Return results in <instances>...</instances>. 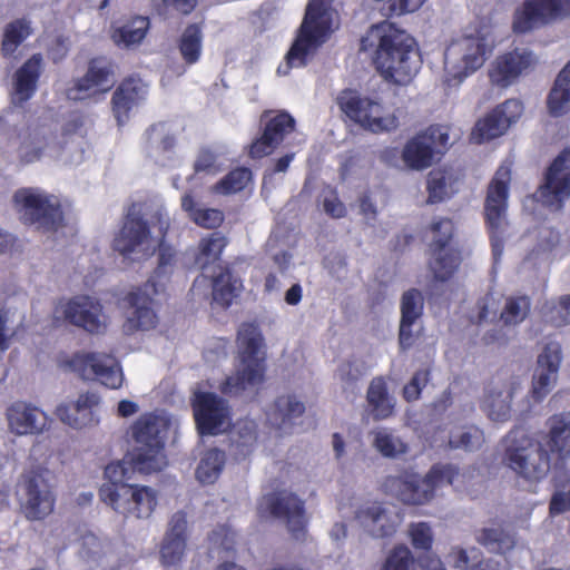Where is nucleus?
I'll list each match as a JSON object with an SVG mask.
<instances>
[{
    "label": "nucleus",
    "mask_w": 570,
    "mask_h": 570,
    "mask_svg": "<svg viewBox=\"0 0 570 570\" xmlns=\"http://www.w3.org/2000/svg\"><path fill=\"white\" fill-rule=\"evenodd\" d=\"M505 442L504 461L519 478L529 483H539L548 475L551 460L541 441L522 430H513L507 435Z\"/></svg>",
    "instance_id": "423d86ee"
},
{
    "label": "nucleus",
    "mask_w": 570,
    "mask_h": 570,
    "mask_svg": "<svg viewBox=\"0 0 570 570\" xmlns=\"http://www.w3.org/2000/svg\"><path fill=\"white\" fill-rule=\"evenodd\" d=\"M100 396L95 392L78 395L75 401L62 402L56 409L57 417L75 430L95 426L99 423Z\"/></svg>",
    "instance_id": "c85d7f7f"
},
{
    "label": "nucleus",
    "mask_w": 570,
    "mask_h": 570,
    "mask_svg": "<svg viewBox=\"0 0 570 570\" xmlns=\"http://www.w3.org/2000/svg\"><path fill=\"white\" fill-rule=\"evenodd\" d=\"M168 228L169 218L161 205L151 213L141 212L140 207L132 205L114 238L112 248L124 259L146 261L160 247Z\"/></svg>",
    "instance_id": "f257e3e1"
},
{
    "label": "nucleus",
    "mask_w": 570,
    "mask_h": 570,
    "mask_svg": "<svg viewBox=\"0 0 570 570\" xmlns=\"http://www.w3.org/2000/svg\"><path fill=\"white\" fill-rule=\"evenodd\" d=\"M364 375L362 366L354 362L342 363L337 368V377L344 392L354 394L357 382Z\"/></svg>",
    "instance_id": "680f3d73"
},
{
    "label": "nucleus",
    "mask_w": 570,
    "mask_h": 570,
    "mask_svg": "<svg viewBox=\"0 0 570 570\" xmlns=\"http://www.w3.org/2000/svg\"><path fill=\"white\" fill-rule=\"evenodd\" d=\"M170 420L164 414L147 413L141 415L131 426L136 448L131 454V463L141 473L161 471L167 465L164 453L165 440Z\"/></svg>",
    "instance_id": "39448f33"
},
{
    "label": "nucleus",
    "mask_w": 570,
    "mask_h": 570,
    "mask_svg": "<svg viewBox=\"0 0 570 570\" xmlns=\"http://www.w3.org/2000/svg\"><path fill=\"white\" fill-rule=\"evenodd\" d=\"M209 287H212L213 302L227 308L242 292L243 284L238 277L226 269L220 272L213 281H209L205 275L196 277L190 292L194 297H207Z\"/></svg>",
    "instance_id": "c756f323"
},
{
    "label": "nucleus",
    "mask_w": 570,
    "mask_h": 570,
    "mask_svg": "<svg viewBox=\"0 0 570 570\" xmlns=\"http://www.w3.org/2000/svg\"><path fill=\"white\" fill-rule=\"evenodd\" d=\"M533 53L528 49L517 48L498 56L491 63L489 77L493 85L507 88L525 75L535 65Z\"/></svg>",
    "instance_id": "393cba45"
},
{
    "label": "nucleus",
    "mask_w": 570,
    "mask_h": 570,
    "mask_svg": "<svg viewBox=\"0 0 570 570\" xmlns=\"http://www.w3.org/2000/svg\"><path fill=\"white\" fill-rule=\"evenodd\" d=\"M226 245L227 239L220 233H213L202 238L198 244V252L195 256V264L204 269L210 264L216 263L219 261Z\"/></svg>",
    "instance_id": "37998d69"
},
{
    "label": "nucleus",
    "mask_w": 570,
    "mask_h": 570,
    "mask_svg": "<svg viewBox=\"0 0 570 570\" xmlns=\"http://www.w3.org/2000/svg\"><path fill=\"white\" fill-rule=\"evenodd\" d=\"M258 512L261 515L268 513L284 519L294 538L301 539L304 535L306 524L304 503L296 495L287 492L267 494L261 500Z\"/></svg>",
    "instance_id": "4be33fe9"
},
{
    "label": "nucleus",
    "mask_w": 570,
    "mask_h": 570,
    "mask_svg": "<svg viewBox=\"0 0 570 570\" xmlns=\"http://www.w3.org/2000/svg\"><path fill=\"white\" fill-rule=\"evenodd\" d=\"M524 377L503 374L494 377L488 385L482 409L491 421L505 422L511 416L512 400L522 390Z\"/></svg>",
    "instance_id": "dca6fc26"
},
{
    "label": "nucleus",
    "mask_w": 570,
    "mask_h": 570,
    "mask_svg": "<svg viewBox=\"0 0 570 570\" xmlns=\"http://www.w3.org/2000/svg\"><path fill=\"white\" fill-rule=\"evenodd\" d=\"M548 426L549 433L543 444L560 459L568 458L570 455V415H553L549 419Z\"/></svg>",
    "instance_id": "58836bf2"
},
{
    "label": "nucleus",
    "mask_w": 570,
    "mask_h": 570,
    "mask_svg": "<svg viewBox=\"0 0 570 570\" xmlns=\"http://www.w3.org/2000/svg\"><path fill=\"white\" fill-rule=\"evenodd\" d=\"M294 118L287 112H281L269 119L262 137L252 144L250 156L262 158L272 154L284 136L294 129Z\"/></svg>",
    "instance_id": "72a5a7b5"
},
{
    "label": "nucleus",
    "mask_w": 570,
    "mask_h": 570,
    "mask_svg": "<svg viewBox=\"0 0 570 570\" xmlns=\"http://www.w3.org/2000/svg\"><path fill=\"white\" fill-rule=\"evenodd\" d=\"M149 29V20L146 17H135L124 26L115 29L112 39L116 45L129 48L140 43Z\"/></svg>",
    "instance_id": "79ce46f5"
},
{
    "label": "nucleus",
    "mask_w": 570,
    "mask_h": 570,
    "mask_svg": "<svg viewBox=\"0 0 570 570\" xmlns=\"http://www.w3.org/2000/svg\"><path fill=\"white\" fill-rule=\"evenodd\" d=\"M449 139L446 127L430 126L404 145L401 158L407 168L424 170L432 166L436 155L444 153Z\"/></svg>",
    "instance_id": "ddd939ff"
},
{
    "label": "nucleus",
    "mask_w": 570,
    "mask_h": 570,
    "mask_svg": "<svg viewBox=\"0 0 570 570\" xmlns=\"http://www.w3.org/2000/svg\"><path fill=\"white\" fill-rule=\"evenodd\" d=\"M194 168L196 173L215 175L223 169V164L219 161L218 154L209 148H203L195 160Z\"/></svg>",
    "instance_id": "338daca9"
},
{
    "label": "nucleus",
    "mask_w": 570,
    "mask_h": 570,
    "mask_svg": "<svg viewBox=\"0 0 570 570\" xmlns=\"http://www.w3.org/2000/svg\"><path fill=\"white\" fill-rule=\"evenodd\" d=\"M8 429L18 436L39 435L48 429L47 413L26 401H14L4 412Z\"/></svg>",
    "instance_id": "bb28decb"
},
{
    "label": "nucleus",
    "mask_w": 570,
    "mask_h": 570,
    "mask_svg": "<svg viewBox=\"0 0 570 570\" xmlns=\"http://www.w3.org/2000/svg\"><path fill=\"white\" fill-rule=\"evenodd\" d=\"M432 233L433 258L430 268L438 281L444 282L454 274L461 263L460 253L450 246L453 224L446 218L439 219L432 224Z\"/></svg>",
    "instance_id": "a211bd4d"
},
{
    "label": "nucleus",
    "mask_w": 570,
    "mask_h": 570,
    "mask_svg": "<svg viewBox=\"0 0 570 570\" xmlns=\"http://www.w3.org/2000/svg\"><path fill=\"white\" fill-rule=\"evenodd\" d=\"M335 18L336 12L331 0H309L298 35L285 57V62L278 66L277 73L286 76L292 68L305 66L307 58L336 28Z\"/></svg>",
    "instance_id": "f03ea898"
},
{
    "label": "nucleus",
    "mask_w": 570,
    "mask_h": 570,
    "mask_svg": "<svg viewBox=\"0 0 570 570\" xmlns=\"http://www.w3.org/2000/svg\"><path fill=\"white\" fill-rule=\"evenodd\" d=\"M18 158L23 164H31L42 157H58L62 150L61 142H56L52 131L47 126L28 127L19 135Z\"/></svg>",
    "instance_id": "a878e982"
},
{
    "label": "nucleus",
    "mask_w": 570,
    "mask_h": 570,
    "mask_svg": "<svg viewBox=\"0 0 570 570\" xmlns=\"http://www.w3.org/2000/svg\"><path fill=\"white\" fill-rule=\"evenodd\" d=\"M373 446L385 458H396L407 451L406 444L386 429L373 431Z\"/></svg>",
    "instance_id": "09e8293b"
},
{
    "label": "nucleus",
    "mask_w": 570,
    "mask_h": 570,
    "mask_svg": "<svg viewBox=\"0 0 570 570\" xmlns=\"http://www.w3.org/2000/svg\"><path fill=\"white\" fill-rule=\"evenodd\" d=\"M459 476V470L452 464L434 465L423 478L424 490H428V502L434 497L438 489L455 484Z\"/></svg>",
    "instance_id": "49530a36"
},
{
    "label": "nucleus",
    "mask_w": 570,
    "mask_h": 570,
    "mask_svg": "<svg viewBox=\"0 0 570 570\" xmlns=\"http://www.w3.org/2000/svg\"><path fill=\"white\" fill-rule=\"evenodd\" d=\"M163 292L154 282H147L142 288H138L127 296L129 308L125 323L126 332L148 331L158 323L157 314L153 308L151 294L156 295Z\"/></svg>",
    "instance_id": "cd10ccee"
},
{
    "label": "nucleus",
    "mask_w": 570,
    "mask_h": 570,
    "mask_svg": "<svg viewBox=\"0 0 570 570\" xmlns=\"http://www.w3.org/2000/svg\"><path fill=\"white\" fill-rule=\"evenodd\" d=\"M225 452L218 449L207 450L200 458L196 469V478L203 484H213L219 478L225 466Z\"/></svg>",
    "instance_id": "a19ab883"
},
{
    "label": "nucleus",
    "mask_w": 570,
    "mask_h": 570,
    "mask_svg": "<svg viewBox=\"0 0 570 570\" xmlns=\"http://www.w3.org/2000/svg\"><path fill=\"white\" fill-rule=\"evenodd\" d=\"M409 535L412 546L420 550H430L433 543L432 529L426 522L411 523L409 527Z\"/></svg>",
    "instance_id": "69168bd1"
},
{
    "label": "nucleus",
    "mask_w": 570,
    "mask_h": 570,
    "mask_svg": "<svg viewBox=\"0 0 570 570\" xmlns=\"http://www.w3.org/2000/svg\"><path fill=\"white\" fill-rule=\"evenodd\" d=\"M337 104L350 119L373 132L391 131L399 127L394 112L386 111L379 101L362 97L355 90H343Z\"/></svg>",
    "instance_id": "9b49d317"
},
{
    "label": "nucleus",
    "mask_w": 570,
    "mask_h": 570,
    "mask_svg": "<svg viewBox=\"0 0 570 570\" xmlns=\"http://www.w3.org/2000/svg\"><path fill=\"white\" fill-rule=\"evenodd\" d=\"M147 96L148 86L139 78H127L117 87L111 98V109L119 126L129 119L130 112L139 107Z\"/></svg>",
    "instance_id": "2f4dec72"
},
{
    "label": "nucleus",
    "mask_w": 570,
    "mask_h": 570,
    "mask_svg": "<svg viewBox=\"0 0 570 570\" xmlns=\"http://www.w3.org/2000/svg\"><path fill=\"white\" fill-rule=\"evenodd\" d=\"M13 205L24 224L37 225L38 228L55 229L62 219L58 198L39 188L18 189Z\"/></svg>",
    "instance_id": "9d476101"
},
{
    "label": "nucleus",
    "mask_w": 570,
    "mask_h": 570,
    "mask_svg": "<svg viewBox=\"0 0 570 570\" xmlns=\"http://www.w3.org/2000/svg\"><path fill=\"white\" fill-rule=\"evenodd\" d=\"M237 346L240 363L236 373L222 384L224 394L237 395L264 381V337L258 325L243 323L237 332Z\"/></svg>",
    "instance_id": "20e7f679"
},
{
    "label": "nucleus",
    "mask_w": 570,
    "mask_h": 570,
    "mask_svg": "<svg viewBox=\"0 0 570 570\" xmlns=\"http://www.w3.org/2000/svg\"><path fill=\"white\" fill-rule=\"evenodd\" d=\"M41 56L33 55L16 71L13 92L11 97L13 105L21 106L33 96L41 73Z\"/></svg>",
    "instance_id": "f704fd0d"
},
{
    "label": "nucleus",
    "mask_w": 570,
    "mask_h": 570,
    "mask_svg": "<svg viewBox=\"0 0 570 570\" xmlns=\"http://www.w3.org/2000/svg\"><path fill=\"white\" fill-rule=\"evenodd\" d=\"M538 198L553 210L562 208L570 197V148L563 150L550 165Z\"/></svg>",
    "instance_id": "412c9836"
},
{
    "label": "nucleus",
    "mask_w": 570,
    "mask_h": 570,
    "mask_svg": "<svg viewBox=\"0 0 570 570\" xmlns=\"http://www.w3.org/2000/svg\"><path fill=\"white\" fill-rule=\"evenodd\" d=\"M181 207L195 224L204 228H217L224 220V214L220 210L198 207L188 194L183 197Z\"/></svg>",
    "instance_id": "a18cd8bd"
},
{
    "label": "nucleus",
    "mask_w": 570,
    "mask_h": 570,
    "mask_svg": "<svg viewBox=\"0 0 570 570\" xmlns=\"http://www.w3.org/2000/svg\"><path fill=\"white\" fill-rule=\"evenodd\" d=\"M423 311V296L417 289H410L401 298L400 345L407 348L413 343L412 326Z\"/></svg>",
    "instance_id": "c9c22d12"
},
{
    "label": "nucleus",
    "mask_w": 570,
    "mask_h": 570,
    "mask_svg": "<svg viewBox=\"0 0 570 570\" xmlns=\"http://www.w3.org/2000/svg\"><path fill=\"white\" fill-rule=\"evenodd\" d=\"M386 493L406 504H424L428 502V490H424L423 479L413 471H403L389 475L383 482Z\"/></svg>",
    "instance_id": "473e14b6"
},
{
    "label": "nucleus",
    "mask_w": 570,
    "mask_h": 570,
    "mask_svg": "<svg viewBox=\"0 0 570 570\" xmlns=\"http://www.w3.org/2000/svg\"><path fill=\"white\" fill-rule=\"evenodd\" d=\"M548 109L554 117L562 116L570 111V88L554 81V85L548 97Z\"/></svg>",
    "instance_id": "bf43d9fd"
},
{
    "label": "nucleus",
    "mask_w": 570,
    "mask_h": 570,
    "mask_svg": "<svg viewBox=\"0 0 570 570\" xmlns=\"http://www.w3.org/2000/svg\"><path fill=\"white\" fill-rule=\"evenodd\" d=\"M563 360L561 344L557 341L546 343L537 356V367L550 373H558Z\"/></svg>",
    "instance_id": "864d4df0"
},
{
    "label": "nucleus",
    "mask_w": 570,
    "mask_h": 570,
    "mask_svg": "<svg viewBox=\"0 0 570 570\" xmlns=\"http://www.w3.org/2000/svg\"><path fill=\"white\" fill-rule=\"evenodd\" d=\"M488 51L490 46L487 37L480 33L452 41L444 53L445 81L449 85L460 83L483 66Z\"/></svg>",
    "instance_id": "6e6552de"
},
{
    "label": "nucleus",
    "mask_w": 570,
    "mask_h": 570,
    "mask_svg": "<svg viewBox=\"0 0 570 570\" xmlns=\"http://www.w3.org/2000/svg\"><path fill=\"white\" fill-rule=\"evenodd\" d=\"M374 62L385 80L399 86H407L421 68L414 38L392 29L380 37Z\"/></svg>",
    "instance_id": "7ed1b4c3"
},
{
    "label": "nucleus",
    "mask_w": 570,
    "mask_h": 570,
    "mask_svg": "<svg viewBox=\"0 0 570 570\" xmlns=\"http://www.w3.org/2000/svg\"><path fill=\"white\" fill-rule=\"evenodd\" d=\"M530 308L531 302L528 296L508 297L500 317L505 325H518L527 318Z\"/></svg>",
    "instance_id": "8fccbe9b"
},
{
    "label": "nucleus",
    "mask_w": 570,
    "mask_h": 570,
    "mask_svg": "<svg viewBox=\"0 0 570 570\" xmlns=\"http://www.w3.org/2000/svg\"><path fill=\"white\" fill-rule=\"evenodd\" d=\"M30 33V22L26 19H19L8 24L2 41L3 52L6 55L12 53Z\"/></svg>",
    "instance_id": "4d7b16f0"
},
{
    "label": "nucleus",
    "mask_w": 570,
    "mask_h": 570,
    "mask_svg": "<svg viewBox=\"0 0 570 570\" xmlns=\"http://www.w3.org/2000/svg\"><path fill=\"white\" fill-rule=\"evenodd\" d=\"M114 73L110 61L104 58L91 60L87 72L68 88V98L78 101L106 94L115 83Z\"/></svg>",
    "instance_id": "5701e85b"
},
{
    "label": "nucleus",
    "mask_w": 570,
    "mask_h": 570,
    "mask_svg": "<svg viewBox=\"0 0 570 570\" xmlns=\"http://www.w3.org/2000/svg\"><path fill=\"white\" fill-rule=\"evenodd\" d=\"M366 402L368 412L375 421L386 420L394 414L396 400L389 393L384 377H374L367 387Z\"/></svg>",
    "instance_id": "e433bc0d"
},
{
    "label": "nucleus",
    "mask_w": 570,
    "mask_h": 570,
    "mask_svg": "<svg viewBox=\"0 0 570 570\" xmlns=\"http://www.w3.org/2000/svg\"><path fill=\"white\" fill-rule=\"evenodd\" d=\"M146 138L150 146V154L168 151L175 145V138L166 124L153 125L146 131Z\"/></svg>",
    "instance_id": "13d9d810"
},
{
    "label": "nucleus",
    "mask_w": 570,
    "mask_h": 570,
    "mask_svg": "<svg viewBox=\"0 0 570 570\" xmlns=\"http://www.w3.org/2000/svg\"><path fill=\"white\" fill-rule=\"evenodd\" d=\"M70 366L83 380H97L110 389H118L124 382L121 367L110 354H77L72 357Z\"/></svg>",
    "instance_id": "6ab92c4d"
},
{
    "label": "nucleus",
    "mask_w": 570,
    "mask_h": 570,
    "mask_svg": "<svg viewBox=\"0 0 570 570\" xmlns=\"http://www.w3.org/2000/svg\"><path fill=\"white\" fill-rule=\"evenodd\" d=\"M337 104L350 119L373 132L391 131L399 127L394 112L386 111L379 101L362 97L355 90H343Z\"/></svg>",
    "instance_id": "f8f14e48"
},
{
    "label": "nucleus",
    "mask_w": 570,
    "mask_h": 570,
    "mask_svg": "<svg viewBox=\"0 0 570 570\" xmlns=\"http://www.w3.org/2000/svg\"><path fill=\"white\" fill-rule=\"evenodd\" d=\"M179 49L188 63H194L198 60L202 50V32L197 26L191 24L185 29Z\"/></svg>",
    "instance_id": "5fc2aeb1"
},
{
    "label": "nucleus",
    "mask_w": 570,
    "mask_h": 570,
    "mask_svg": "<svg viewBox=\"0 0 570 570\" xmlns=\"http://www.w3.org/2000/svg\"><path fill=\"white\" fill-rule=\"evenodd\" d=\"M159 249V264L154 275L147 282H154L156 287L164 291L165 281L171 272L173 263L175 261V253L170 247L161 243Z\"/></svg>",
    "instance_id": "052dcab7"
},
{
    "label": "nucleus",
    "mask_w": 570,
    "mask_h": 570,
    "mask_svg": "<svg viewBox=\"0 0 570 570\" xmlns=\"http://www.w3.org/2000/svg\"><path fill=\"white\" fill-rule=\"evenodd\" d=\"M250 180L252 171L248 168H236L215 184L213 190L219 195L235 194L242 191Z\"/></svg>",
    "instance_id": "3c124183"
},
{
    "label": "nucleus",
    "mask_w": 570,
    "mask_h": 570,
    "mask_svg": "<svg viewBox=\"0 0 570 570\" xmlns=\"http://www.w3.org/2000/svg\"><path fill=\"white\" fill-rule=\"evenodd\" d=\"M570 14V0H524L515 10L513 30L525 33Z\"/></svg>",
    "instance_id": "f3484780"
},
{
    "label": "nucleus",
    "mask_w": 570,
    "mask_h": 570,
    "mask_svg": "<svg viewBox=\"0 0 570 570\" xmlns=\"http://www.w3.org/2000/svg\"><path fill=\"white\" fill-rule=\"evenodd\" d=\"M136 470L131 463V456L129 460L112 462L105 469V475L110 481L108 485H120L127 484L125 480H129V470Z\"/></svg>",
    "instance_id": "774afa93"
},
{
    "label": "nucleus",
    "mask_w": 570,
    "mask_h": 570,
    "mask_svg": "<svg viewBox=\"0 0 570 570\" xmlns=\"http://www.w3.org/2000/svg\"><path fill=\"white\" fill-rule=\"evenodd\" d=\"M414 559L405 546H396L386 557L382 570H410Z\"/></svg>",
    "instance_id": "0e129e2a"
},
{
    "label": "nucleus",
    "mask_w": 570,
    "mask_h": 570,
    "mask_svg": "<svg viewBox=\"0 0 570 570\" xmlns=\"http://www.w3.org/2000/svg\"><path fill=\"white\" fill-rule=\"evenodd\" d=\"M484 443L483 431L476 426H468L451 433L449 444L452 449L465 451L479 450Z\"/></svg>",
    "instance_id": "603ef678"
},
{
    "label": "nucleus",
    "mask_w": 570,
    "mask_h": 570,
    "mask_svg": "<svg viewBox=\"0 0 570 570\" xmlns=\"http://www.w3.org/2000/svg\"><path fill=\"white\" fill-rule=\"evenodd\" d=\"M101 500L126 518L148 519L158 503L155 489L140 484L102 485Z\"/></svg>",
    "instance_id": "1a4fd4ad"
},
{
    "label": "nucleus",
    "mask_w": 570,
    "mask_h": 570,
    "mask_svg": "<svg viewBox=\"0 0 570 570\" xmlns=\"http://www.w3.org/2000/svg\"><path fill=\"white\" fill-rule=\"evenodd\" d=\"M475 539L489 551L495 553H505L512 550L517 542L514 533L501 524L481 529L476 532Z\"/></svg>",
    "instance_id": "ea45409f"
},
{
    "label": "nucleus",
    "mask_w": 570,
    "mask_h": 570,
    "mask_svg": "<svg viewBox=\"0 0 570 570\" xmlns=\"http://www.w3.org/2000/svg\"><path fill=\"white\" fill-rule=\"evenodd\" d=\"M304 411V404L296 397L291 395L281 396L269 412L268 420L275 429L286 434L291 432L295 420L301 417Z\"/></svg>",
    "instance_id": "4c0bfd02"
},
{
    "label": "nucleus",
    "mask_w": 570,
    "mask_h": 570,
    "mask_svg": "<svg viewBox=\"0 0 570 570\" xmlns=\"http://www.w3.org/2000/svg\"><path fill=\"white\" fill-rule=\"evenodd\" d=\"M20 509L26 519L40 521L53 512L56 497L43 472L31 471L23 476Z\"/></svg>",
    "instance_id": "4468645a"
},
{
    "label": "nucleus",
    "mask_w": 570,
    "mask_h": 570,
    "mask_svg": "<svg viewBox=\"0 0 570 570\" xmlns=\"http://www.w3.org/2000/svg\"><path fill=\"white\" fill-rule=\"evenodd\" d=\"M510 181V166H500L488 187L484 203L485 220L490 232L492 254L495 262L502 256L504 239L508 235L509 222L507 212Z\"/></svg>",
    "instance_id": "0eeeda50"
},
{
    "label": "nucleus",
    "mask_w": 570,
    "mask_h": 570,
    "mask_svg": "<svg viewBox=\"0 0 570 570\" xmlns=\"http://www.w3.org/2000/svg\"><path fill=\"white\" fill-rule=\"evenodd\" d=\"M454 183L455 179L451 171L444 169L432 170L428 177V203L435 204L450 197L455 191Z\"/></svg>",
    "instance_id": "c03bdc74"
},
{
    "label": "nucleus",
    "mask_w": 570,
    "mask_h": 570,
    "mask_svg": "<svg viewBox=\"0 0 570 570\" xmlns=\"http://www.w3.org/2000/svg\"><path fill=\"white\" fill-rule=\"evenodd\" d=\"M191 406L200 434L216 435L230 428L232 417L228 403L215 393L195 391Z\"/></svg>",
    "instance_id": "2eb2a0df"
},
{
    "label": "nucleus",
    "mask_w": 570,
    "mask_h": 570,
    "mask_svg": "<svg viewBox=\"0 0 570 570\" xmlns=\"http://www.w3.org/2000/svg\"><path fill=\"white\" fill-rule=\"evenodd\" d=\"M55 313L62 315L70 324L90 333H100L107 326L102 306L95 298L78 295L57 305Z\"/></svg>",
    "instance_id": "aec40b11"
},
{
    "label": "nucleus",
    "mask_w": 570,
    "mask_h": 570,
    "mask_svg": "<svg viewBox=\"0 0 570 570\" xmlns=\"http://www.w3.org/2000/svg\"><path fill=\"white\" fill-rule=\"evenodd\" d=\"M186 548V541L181 538H165L161 549L160 558L164 566H176L183 559Z\"/></svg>",
    "instance_id": "e2e57ef3"
},
{
    "label": "nucleus",
    "mask_w": 570,
    "mask_h": 570,
    "mask_svg": "<svg viewBox=\"0 0 570 570\" xmlns=\"http://www.w3.org/2000/svg\"><path fill=\"white\" fill-rule=\"evenodd\" d=\"M523 106L517 99H509L479 119L471 132L476 144L489 141L503 135L522 115Z\"/></svg>",
    "instance_id": "b1692460"
},
{
    "label": "nucleus",
    "mask_w": 570,
    "mask_h": 570,
    "mask_svg": "<svg viewBox=\"0 0 570 570\" xmlns=\"http://www.w3.org/2000/svg\"><path fill=\"white\" fill-rule=\"evenodd\" d=\"M542 316L546 322L557 326L570 324V294L561 295L551 299L542 306Z\"/></svg>",
    "instance_id": "de8ad7c7"
},
{
    "label": "nucleus",
    "mask_w": 570,
    "mask_h": 570,
    "mask_svg": "<svg viewBox=\"0 0 570 570\" xmlns=\"http://www.w3.org/2000/svg\"><path fill=\"white\" fill-rule=\"evenodd\" d=\"M360 525L373 538L391 537L400 524L399 515L382 503H366L356 511Z\"/></svg>",
    "instance_id": "7c9ffc66"
},
{
    "label": "nucleus",
    "mask_w": 570,
    "mask_h": 570,
    "mask_svg": "<svg viewBox=\"0 0 570 570\" xmlns=\"http://www.w3.org/2000/svg\"><path fill=\"white\" fill-rule=\"evenodd\" d=\"M559 374L535 368L532 376L529 396L534 403L541 402L553 390L558 382Z\"/></svg>",
    "instance_id": "6e6d98bb"
}]
</instances>
